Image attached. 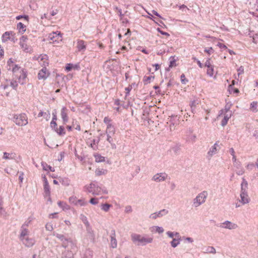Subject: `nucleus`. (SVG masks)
<instances>
[{
  "instance_id": "4be33fe9",
  "label": "nucleus",
  "mask_w": 258,
  "mask_h": 258,
  "mask_svg": "<svg viewBox=\"0 0 258 258\" xmlns=\"http://www.w3.org/2000/svg\"><path fill=\"white\" fill-rule=\"evenodd\" d=\"M192 130H189L187 133H189V135H187L186 140L189 142H195L197 137L196 135L192 134Z\"/></svg>"
},
{
  "instance_id": "1a4fd4ad",
  "label": "nucleus",
  "mask_w": 258,
  "mask_h": 258,
  "mask_svg": "<svg viewBox=\"0 0 258 258\" xmlns=\"http://www.w3.org/2000/svg\"><path fill=\"white\" fill-rule=\"evenodd\" d=\"M168 175L165 172L158 173L155 174L152 179V180L157 182H162L165 181L167 178Z\"/></svg>"
},
{
  "instance_id": "f257e3e1",
  "label": "nucleus",
  "mask_w": 258,
  "mask_h": 258,
  "mask_svg": "<svg viewBox=\"0 0 258 258\" xmlns=\"http://www.w3.org/2000/svg\"><path fill=\"white\" fill-rule=\"evenodd\" d=\"M250 202V198L248 194V182L243 177L240 184V199L239 202L242 205L248 204Z\"/></svg>"
},
{
  "instance_id": "c9c22d12",
  "label": "nucleus",
  "mask_w": 258,
  "mask_h": 258,
  "mask_svg": "<svg viewBox=\"0 0 258 258\" xmlns=\"http://www.w3.org/2000/svg\"><path fill=\"white\" fill-rule=\"evenodd\" d=\"M59 207H61L63 210H68L70 209V206L61 201H59L57 203Z\"/></svg>"
},
{
  "instance_id": "3c124183",
  "label": "nucleus",
  "mask_w": 258,
  "mask_h": 258,
  "mask_svg": "<svg viewBox=\"0 0 258 258\" xmlns=\"http://www.w3.org/2000/svg\"><path fill=\"white\" fill-rule=\"evenodd\" d=\"M89 203L93 205H97L99 203V199L95 198H91L89 201Z\"/></svg>"
},
{
  "instance_id": "6ab92c4d",
  "label": "nucleus",
  "mask_w": 258,
  "mask_h": 258,
  "mask_svg": "<svg viewBox=\"0 0 258 258\" xmlns=\"http://www.w3.org/2000/svg\"><path fill=\"white\" fill-rule=\"evenodd\" d=\"M16 154L14 152H4L3 158L5 160H12L15 158Z\"/></svg>"
},
{
  "instance_id": "8fccbe9b",
  "label": "nucleus",
  "mask_w": 258,
  "mask_h": 258,
  "mask_svg": "<svg viewBox=\"0 0 258 258\" xmlns=\"http://www.w3.org/2000/svg\"><path fill=\"white\" fill-rule=\"evenodd\" d=\"M135 84H132L131 85H130L127 87L125 88V90L126 91L125 92V96H127L129 95L130 91L133 88V86H134Z\"/></svg>"
},
{
  "instance_id": "4d7b16f0",
  "label": "nucleus",
  "mask_w": 258,
  "mask_h": 258,
  "mask_svg": "<svg viewBox=\"0 0 258 258\" xmlns=\"http://www.w3.org/2000/svg\"><path fill=\"white\" fill-rule=\"evenodd\" d=\"M180 149V145H176L172 147V150L174 151L175 153H177Z\"/></svg>"
},
{
  "instance_id": "20e7f679",
  "label": "nucleus",
  "mask_w": 258,
  "mask_h": 258,
  "mask_svg": "<svg viewBox=\"0 0 258 258\" xmlns=\"http://www.w3.org/2000/svg\"><path fill=\"white\" fill-rule=\"evenodd\" d=\"M133 241L138 245H145L148 243H152L153 238L144 237L139 234H134L132 235Z\"/></svg>"
},
{
  "instance_id": "0eeeda50",
  "label": "nucleus",
  "mask_w": 258,
  "mask_h": 258,
  "mask_svg": "<svg viewBox=\"0 0 258 258\" xmlns=\"http://www.w3.org/2000/svg\"><path fill=\"white\" fill-rule=\"evenodd\" d=\"M14 122L19 126H25L28 123V117L25 113L15 114L13 117Z\"/></svg>"
},
{
  "instance_id": "cd10ccee",
  "label": "nucleus",
  "mask_w": 258,
  "mask_h": 258,
  "mask_svg": "<svg viewBox=\"0 0 258 258\" xmlns=\"http://www.w3.org/2000/svg\"><path fill=\"white\" fill-rule=\"evenodd\" d=\"M164 230L162 227L158 226H154L152 227L151 231L152 232H156L159 234H161L164 232Z\"/></svg>"
},
{
  "instance_id": "9b49d317",
  "label": "nucleus",
  "mask_w": 258,
  "mask_h": 258,
  "mask_svg": "<svg viewBox=\"0 0 258 258\" xmlns=\"http://www.w3.org/2000/svg\"><path fill=\"white\" fill-rule=\"evenodd\" d=\"M168 213V211L166 209H162L159 211L155 212L150 215L149 218L152 219H156L158 218L165 216Z\"/></svg>"
},
{
  "instance_id": "052dcab7",
  "label": "nucleus",
  "mask_w": 258,
  "mask_h": 258,
  "mask_svg": "<svg viewBox=\"0 0 258 258\" xmlns=\"http://www.w3.org/2000/svg\"><path fill=\"white\" fill-rule=\"evenodd\" d=\"M180 79L181 83L183 84H185L188 82V80L186 79L184 74L181 75Z\"/></svg>"
},
{
  "instance_id": "412c9836",
  "label": "nucleus",
  "mask_w": 258,
  "mask_h": 258,
  "mask_svg": "<svg viewBox=\"0 0 258 258\" xmlns=\"http://www.w3.org/2000/svg\"><path fill=\"white\" fill-rule=\"evenodd\" d=\"M231 116H232L231 111H230V112L229 113H227V114L225 113L224 114V118L221 121V125L222 126H224L227 124L228 120L231 118Z\"/></svg>"
},
{
  "instance_id": "864d4df0",
  "label": "nucleus",
  "mask_w": 258,
  "mask_h": 258,
  "mask_svg": "<svg viewBox=\"0 0 258 258\" xmlns=\"http://www.w3.org/2000/svg\"><path fill=\"white\" fill-rule=\"evenodd\" d=\"M45 228L47 231H51L53 230V225L51 223H47L45 225Z\"/></svg>"
},
{
  "instance_id": "f3484780",
  "label": "nucleus",
  "mask_w": 258,
  "mask_h": 258,
  "mask_svg": "<svg viewBox=\"0 0 258 258\" xmlns=\"http://www.w3.org/2000/svg\"><path fill=\"white\" fill-rule=\"evenodd\" d=\"M68 109L66 107H63L61 110V117L64 122L66 123L68 121L69 117L67 113Z\"/></svg>"
},
{
  "instance_id": "c85d7f7f",
  "label": "nucleus",
  "mask_w": 258,
  "mask_h": 258,
  "mask_svg": "<svg viewBox=\"0 0 258 258\" xmlns=\"http://www.w3.org/2000/svg\"><path fill=\"white\" fill-rule=\"evenodd\" d=\"M77 48L79 51L84 50L86 49L85 42L83 40H79L77 42Z\"/></svg>"
},
{
  "instance_id": "a18cd8bd",
  "label": "nucleus",
  "mask_w": 258,
  "mask_h": 258,
  "mask_svg": "<svg viewBox=\"0 0 258 258\" xmlns=\"http://www.w3.org/2000/svg\"><path fill=\"white\" fill-rule=\"evenodd\" d=\"M111 205L108 204H103L101 205V209L105 212H108Z\"/></svg>"
},
{
  "instance_id": "aec40b11",
  "label": "nucleus",
  "mask_w": 258,
  "mask_h": 258,
  "mask_svg": "<svg viewBox=\"0 0 258 258\" xmlns=\"http://www.w3.org/2000/svg\"><path fill=\"white\" fill-rule=\"evenodd\" d=\"M31 222V219L29 218L28 220L26 221L21 227L20 233L25 232L24 231H27L28 232H30L29 230L27 229L29 224Z\"/></svg>"
},
{
  "instance_id": "393cba45",
  "label": "nucleus",
  "mask_w": 258,
  "mask_h": 258,
  "mask_svg": "<svg viewBox=\"0 0 258 258\" xmlns=\"http://www.w3.org/2000/svg\"><path fill=\"white\" fill-rule=\"evenodd\" d=\"M13 33L12 32H6L2 36V40L3 42H6L8 40H10L12 38Z\"/></svg>"
},
{
  "instance_id": "6e6552de",
  "label": "nucleus",
  "mask_w": 258,
  "mask_h": 258,
  "mask_svg": "<svg viewBox=\"0 0 258 258\" xmlns=\"http://www.w3.org/2000/svg\"><path fill=\"white\" fill-rule=\"evenodd\" d=\"M219 227L222 229H226L228 230H234L238 228V225L230 221L226 220L222 223H221Z\"/></svg>"
},
{
  "instance_id": "5fc2aeb1",
  "label": "nucleus",
  "mask_w": 258,
  "mask_h": 258,
  "mask_svg": "<svg viewBox=\"0 0 258 258\" xmlns=\"http://www.w3.org/2000/svg\"><path fill=\"white\" fill-rule=\"evenodd\" d=\"M257 102L253 101L250 104V108L253 111H256Z\"/></svg>"
},
{
  "instance_id": "e2e57ef3",
  "label": "nucleus",
  "mask_w": 258,
  "mask_h": 258,
  "mask_svg": "<svg viewBox=\"0 0 258 258\" xmlns=\"http://www.w3.org/2000/svg\"><path fill=\"white\" fill-rule=\"evenodd\" d=\"M11 86L14 89H16L18 86V83L16 81H12L11 82Z\"/></svg>"
},
{
  "instance_id": "6e6d98bb",
  "label": "nucleus",
  "mask_w": 258,
  "mask_h": 258,
  "mask_svg": "<svg viewBox=\"0 0 258 258\" xmlns=\"http://www.w3.org/2000/svg\"><path fill=\"white\" fill-rule=\"evenodd\" d=\"M16 18L18 20H19L22 18H24L26 21L28 22L29 21V17H28V16H27V15H24V16L19 15V16H17Z\"/></svg>"
},
{
  "instance_id": "79ce46f5",
  "label": "nucleus",
  "mask_w": 258,
  "mask_h": 258,
  "mask_svg": "<svg viewBox=\"0 0 258 258\" xmlns=\"http://www.w3.org/2000/svg\"><path fill=\"white\" fill-rule=\"evenodd\" d=\"M44 190L45 194L47 196H49L50 194V187L48 184V182H46L45 184H44Z\"/></svg>"
},
{
  "instance_id": "49530a36",
  "label": "nucleus",
  "mask_w": 258,
  "mask_h": 258,
  "mask_svg": "<svg viewBox=\"0 0 258 258\" xmlns=\"http://www.w3.org/2000/svg\"><path fill=\"white\" fill-rule=\"evenodd\" d=\"M77 201L78 199L76 197H71L69 198L70 203L76 206H77Z\"/></svg>"
},
{
  "instance_id": "603ef678",
  "label": "nucleus",
  "mask_w": 258,
  "mask_h": 258,
  "mask_svg": "<svg viewBox=\"0 0 258 258\" xmlns=\"http://www.w3.org/2000/svg\"><path fill=\"white\" fill-rule=\"evenodd\" d=\"M197 104V103H196L195 100H193L190 103V106L191 108V112L192 113H194V109H195V108L196 107Z\"/></svg>"
},
{
  "instance_id": "72a5a7b5",
  "label": "nucleus",
  "mask_w": 258,
  "mask_h": 258,
  "mask_svg": "<svg viewBox=\"0 0 258 258\" xmlns=\"http://www.w3.org/2000/svg\"><path fill=\"white\" fill-rule=\"evenodd\" d=\"M19 32L23 33L26 31V26L21 22L18 23L17 26Z\"/></svg>"
},
{
  "instance_id": "37998d69",
  "label": "nucleus",
  "mask_w": 258,
  "mask_h": 258,
  "mask_svg": "<svg viewBox=\"0 0 258 258\" xmlns=\"http://www.w3.org/2000/svg\"><path fill=\"white\" fill-rule=\"evenodd\" d=\"M95 161L97 162H103L105 161V157L99 154L95 155Z\"/></svg>"
},
{
  "instance_id": "bb28decb",
  "label": "nucleus",
  "mask_w": 258,
  "mask_h": 258,
  "mask_svg": "<svg viewBox=\"0 0 258 258\" xmlns=\"http://www.w3.org/2000/svg\"><path fill=\"white\" fill-rule=\"evenodd\" d=\"M93 252L89 249H86L82 255L81 258H92Z\"/></svg>"
},
{
  "instance_id": "2f4dec72",
  "label": "nucleus",
  "mask_w": 258,
  "mask_h": 258,
  "mask_svg": "<svg viewBox=\"0 0 258 258\" xmlns=\"http://www.w3.org/2000/svg\"><path fill=\"white\" fill-rule=\"evenodd\" d=\"M180 242V238H173L172 240L170 242L171 246L175 248L177 247Z\"/></svg>"
},
{
  "instance_id": "39448f33",
  "label": "nucleus",
  "mask_w": 258,
  "mask_h": 258,
  "mask_svg": "<svg viewBox=\"0 0 258 258\" xmlns=\"http://www.w3.org/2000/svg\"><path fill=\"white\" fill-rule=\"evenodd\" d=\"M84 191L92 194L93 196H99L101 194L102 187L99 186L95 181L86 185L84 187Z\"/></svg>"
},
{
  "instance_id": "423d86ee",
  "label": "nucleus",
  "mask_w": 258,
  "mask_h": 258,
  "mask_svg": "<svg viewBox=\"0 0 258 258\" xmlns=\"http://www.w3.org/2000/svg\"><path fill=\"white\" fill-rule=\"evenodd\" d=\"M208 194L207 191L204 190L201 192L199 193L196 197L193 199L192 206L195 208L200 207L201 205L205 203L206 200L207 198Z\"/></svg>"
},
{
  "instance_id": "7c9ffc66",
  "label": "nucleus",
  "mask_w": 258,
  "mask_h": 258,
  "mask_svg": "<svg viewBox=\"0 0 258 258\" xmlns=\"http://www.w3.org/2000/svg\"><path fill=\"white\" fill-rule=\"evenodd\" d=\"M207 67V73L210 77H213L214 74L213 66H205Z\"/></svg>"
},
{
  "instance_id": "5701e85b",
  "label": "nucleus",
  "mask_w": 258,
  "mask_h": 258,
  "mask_svg": "<svg viewBox=\"0 0 258 258\" xmlns=\"http://www.w3.org/2000/svg\"><path fill=\"white\" fill-rule=\"evenodd\" d=\"M115 133V129L112 124H109L107 126L106 134L114 135Z\"/></svg>"
},
{
  "instance_id": "b1692460",
  "label": "nucleus",
  "mask_w": 258,
  "mask_h": 258,
  "mask_svg": "<svg viewBox=\"0 0 258 258\" xmlns=\"http://www.w3.org/2000/svg\"><path fill=\"white\" fill-rule=\"evenodd\" d=\"M61 258H74V254L72 251L66 250L62 252Z\"/></svg>"
},
{
  "instance_id": "2eb2a0df",
  "label": "nucleus",
  "mask_w": 258,
  "mask_h": 258,
  "mask_svg": "<svg viewBox=\"0 0 258 258\" xmlns=\"http://www.w3.org/2000/svg\"><path fill=\"white\" fill-rule=\"evenodd\" d=\"M49 75L50 73L49 71L46 69V68L44 67L38 73V78L39 80H45Z\"/></svg>"
},
{
  "instance_id": "9d476101",
  "label": "nucleus",
  "mask_w": 258,
  "mask_h": 258,
  "mask_svg": "<svg viewBox=\"0 0 258 258\" xmlns=\"http://www.w3.org/2000/svg\"><path fill=\"white\" fill-rule=\"evenodd\" d=\"M33 59L37 60L40 64H48L49 63L48 57L46 54L35 56Z\"/></svg>"
},
{
  "instance_id": "c03bdc74",
  "label": "nucleus",
  "mask_w": 258,
  "mask_h": 258,
  "mask_svg": "<svg viewBox=\"0 0 258 258\" xmlns=\"http://www.w3.org/2000/svg\"><path fill=\"white\" fill-rule=\"evenodd\" d=\"M87 231L88 233L89 238L91 239H93L94 238V234L93 231L91 228L90 226L89 227H87Z\"/></svg>"
},
{
  "instance_id": "f704fd0d",
  "label": "nucleus",
  "mask_w": 258,
  "mask_h": 258,
  "mask_svg": "<svg viewBox=\"0 0 258 258\" xmlns=\"http://www.w3.org/2000/svg\"><path fill=\"white\" fill-rule=\"evenodd\" d=\"M67 244H68V246L71 247V249L72 250H76L77 248L76 243L74 242L71 238H69V240L67 242Z\"/></svg>"
},
{
  "instance_id": "69168bd1",
  "label": "nucleus",
  "mask_w": 258,
  "mask_h": 258,
  "mask_svg": "<svg viewBox=\"0 0 258 258\" xmlns=\"http://www.w3.org/2000/svg\"><path fill=\"white\" fill-rule=\"evenodd\" d=\"M238 74L237 76L239 77L240 75L242 74L244 72V69L242 67V66H241L238 70H237Z\"/></svg>"
},
{
  "instance_id": "338daca9",
  "label": "nucleus",
  "mask_w": 258,
  "mask_h": 258,
  "mask_svg": "<svg viewBox=\"0 0 258 258\" xmlns=\"http://www.w3.org/2000/svg\"><path fill=\"white\" fill-rule=\"evenodd\" d=\"M44 118L46 119V120H48L50 118V114L49 112H45L44 115L43 116Z\"/></svg>"
},
{
  "instance_id": "a19ab883",
  "label": "nucleus",
  "mask_w": 258,
  "mask_h": 258,
  "mask_svg": "<svg viewBox=\"0 0 258 258\" xmlns=\"http://www.w3.org/2000/svg\"><path fill=\"white\" fill-rule=\"evenodd\" d=\"M80 219L82 221V222L84 223V224L86 225V227H89V223L88 221V219L87 217L83 214H81L80 215Z\"/></svg>"
},
{
  "instance_id": "bf43d9fd",
  "label": "nucleus",
  "mask_w": 258,
  "mask_h": 258,
  "mask_svg": "<svg viewBox=\"0 0 258 258\" xmlns=\"http://www.w3.org/2000/svg\"><path fill=\"white\" fill-rule=\"evenodd\" d=\"M111 121V119L107 116L105 117L103 120L104 122L107 124V126L109 124H112Z\"/></svg>"
},
{
  "instance_id": "ea45409f",
  "label": "nucleus",
  "mask_w": 258,
  "mask_h": 258,
  "mask_svg": "<svg viewBox=\"0 0 258 258\" xmlns=\"http://www.w3.org/2000/svg\"><path fill=\"white\" fill-rule=\"evenodd\" d=\"M54 131L60 136H62L65 134L64 129L63 126H60L58 128L56 127Z\"/></svg>"
},
{
  "instance_id": "a211bd4d",
  "label": "nucleus",
  "mask_w": 258,
  "mask_h": 258,
  "mask_svg": "<svg viewBox=\"0 0 258 258\" xmlns=\"http://www.w3.org/2000/svg\"><path fill=\"white\" fill-rule=\"evenodd\" d=\"M234 166L238 169L236 171V173L238 175H241L244 174V170L242 167L241 163L240 161L238 162H236V163H234Z\"/></svg>"
},
{
  "instance_id": "ddd939ff",
  "label": "nucleus",
  "mask_w": 258,
  "mask_h": 258,
  "mask_svg": "<svg viewBox=\"0 0 258 258\" xmlns=\"http://www.w3.org/2000/svg\"><path fill=\"white\" fill-rule=\"evenodd\" d=\"M53 236H55L59 240L62 242V246L64 248L68 247V244H67V242L69 240V238H67L64 235L54 232L53 234Z\"/></svg>"
},
{
  "instance_id": "58836bf2",
  "label": "nucleus",
  "mask_w": 258,
  "mask_h": 258,
  "mask_svg": "<svg viewBox=\"0 0 258 258\" xmlns=\"http://www.w3.org/2000/svg\"><path fill=\"white\" fill-rule=\"evenodd\" d=\"M41 166L43 167V169L45 170V171H47L49 169L50 171H51L52 172H54V169L53 168H52V167H51L49 165H48L45 162H42L41 163Z\"/></svg>"
},
{
  "instance_id": "7ed1b4c3",
  "label": "nucleus",
  "mask_w": 258,
  "mask_h": 258,
  "mask_svg": "<svg viewBox=\"0 0 258 258\" xmlns=\"http://www.w3.org/2000/svg\"><path fill=\"white\" fill-rule=\"evenodd\" d=\"M25 232L20 233L19 238L22 243L27 247H31L35 243L34 238L29 237L30 232L24 231Z\"/></svg>"
},
{
  "instance_id": "a878e982",
  "label": "nucleus",
  "mask_w": 258,
  "mask_h": 258,
  "mask_svg": "<svg viewBox=\"0 0 258 258\" xmlns=\"http://www.w3.org/2000/svg\"><path fill=\"white\" fill-rule=\"evenodd\" d=\"M27 39V38L25 36H22L20 39V46L24 50H27L28 49V45L25 43V40Z\"/></svg>"
},
{
  "instance_id": "774afa93",
  "label": "nucleus",
  "mask_w": 258,
  "mask_h": 258,
  "mask_svg": "<svg viewBox=\"0 0 258 258\" xmlns=\"http://www.w3.org/2000/svg\"><path fill=\"white\" fill-rule=\"evenodd\" d=\"M205 51L208 53V54H211L213 52L214 50L212 47H210L208 48H206L205 49Z\"/></svg>"
},
{
  "instance_id": "0e129e2a",
  "label": "nucleus",
  "mask_w": 258,
  "mask_h": 258,
  "mask_svg": "<svg viewBox=\"0 0 258 258\" xmlns=\"http://www.w3.org/2000/svg\"><path fill=\"white\" fill-rule=\"evenodd\" d=\"M133 211L132 208L131 206H127L125 208L124 211L125 213H131Z\"/></svg>"
},
{
  "instance_id": "dca6fc26",
  "label": "nucleus",
  "mask_w": 258,
  "mask_h": 258,
  "mask_svg": "<svg viewBox=\"0 0 258 258\" xmlns=\"http://www.w3.org/2000/svg\"><path fill=\"white\" fill-rule=\"evenodd\" d=\"M48 38L53 42L61 41V35L60 32L57 33V32H53L50 33Z\"/></svg>"
},
{
  "instance_id": "e433bc0d",
  "label": "nucleus",
  "mask_w": 258,
  "mask_h": 258,
  "mask_svg": "<svg viewBox=\"0 0 258 258\" xmlns=\"http://www.w3.org/2000/svg\"><path fill=\"white\" fill-rule=\"evenodd\" d=\"M107 170L104 169H96L95 173L97 176H100L102 175H105L107 173Z\"/></svg>"
},
{
  "instance_id": "4c0bfd02",
  "label": "nucleus",
  "mask_w": 258,
  "mask_h": 258,
  "mask_svg": "<svg viewBox=\"0 0 258 258\" xmlns=\"http://www.w3.org/2000/svg\"><path fill=\"white\" fill-rule=\"evenodd\" d=\"M231 107V104H228V103L225 105L224 109H222L220 111L219 114L218 116H220L223 113H228V112L230 111V108Z\"/></svg>"
},
{
  "instance_id": "09e8293b",
  "label": "nucleus",
  "mask_w": 258,
  "mask_h": 258,
  "mask_svg": "<svg viewBox=\"0 0 258 258\" xmlns=\"http://www.w3.org/2000/svg\"><path fill=\"white\" fill-rule=\"evenodd\" d=\"M87 204V203L84 199H80L77 201V205H80V206H85Z\"/></svg>"
},
{
  "instance_id": "c756f323",
  "label": "nucleus",
  "mask_w": 258,
  "mask_h": 258,
  "mask_svg": "<svg viewBox=\"0 0 258 258\" xmlns=\"http://www.w3.org/2000/svg\"><path fill=\"white\" fill-rule=\"evenodd\" d=\"M107 135V141L111 144V148L112 149H116V145L113 142V139L112 138V136H113V135H109V134H106Z\"/></svg>"
},
{
  "instance_id": "f03ea898",
  "label": "nucleus",
  "mask_w": 258,
  "mask_h": 258,
  "mask_svg": "<svg viewBox=\"0 0 258 258\" xmlns=\"http://www.w3.org/2000/svg\"><path fill=\"white\" fill-rule=\"evenodd\" d=\"M13 73L16 79L18 80V82L21 85L25 83V79L27 77V71L18 66H15L12 69Z\"/></svg>"
},
{
  "instance_id": "13d9d810",
  "label": "nucleus",
  "mask_w": 258,
  "mask_h": 258,
  "mask_svg": "<svg viewBox=\"0 0 258 258\" xmlns=\"http://www.w3.org/2000/svg\"><path fill=\"white\" fill-rule=\"evenodd\" d=\"M50 127L54 130H55V129H56V127H57V125L56 121L51 120V121L50 122Z\"/></svg>"
},
{
  "instance_id": "473e14b6",
  "label": "nucleus",
  "mask_w": 258,
  "mask_h": 258,
  "mask_svg": "<svg viewBox=\"0 0 258 258\" xmlns=\"http://www.w3.org/2000/svg\"><path fill=\"white\" fill-rule=\"evenodd\" d=\"M205 251H204V253H211L213 254L216 253V249L213 246H209L205 248Z\"/></svg>"
},
{
  "instance_id": "de8ad7c7",
  "label": "nucleus",
  "mask_w": 258,
  "mask_h": 258,
  "mask_svg": "<svg viewBox=\"0 0 258 258\" xmlns=\"http://www.w3.org/2000/svg\"><path fill=\"white\" fill-rule=\"evenodd\" d=\"M154 77L152 76H145L144 77L143 81L145 84H147L150 83L151 79H154Z\"/></svg>"
},
{
  "instance_id": "680f3d73",
  "label": "nucleus",
  "mask_w": 258,
  "mask_h": 258,
  "mask_svg": "<svg viewBox=\"0 0 258 258\" xmlns=\"http://www.w3.org/2000/svg\"><path fill=\"white\" fill-rule=\"evenodd\" d=\"M254 166V164L253 163H249L246 166V168L248 170H251L252 169V168H253Z\"/></svg>"
},
{
  "instance_id": "f8f14e48",
  "label": "nucleus",
  "mask_w": 258,
  "mask_h": 258,
  "mask_svg": "<svg viewBox=\"0 0 258 258\" xmlns=\"http://www.w3.org/2000/svg\"><path fill=\"white\" fill-rule=\"evenodd\" d=\"M110 247L112 248H115L117 246V242L116 239V234L114 229H112L110 233Z\"/></svg>"
},
{
  "instance_id": "4468645a",
  "label": "nucleus",
  "mask_w": 258,
  "mask_h": 258,
  "mask_svg": "<svg viewBox=\"0 0 258 258\" xmlns=\"http://www.w3.org/2000/svg\"><path fill=\"white\" fill-rule=\"evenodd\" d=\"M218 142H216L213 146H212L209 149L207 153L208 157L211 158L213 155L217 154L219 149Z\"/></svg>"
}]
</instances>
